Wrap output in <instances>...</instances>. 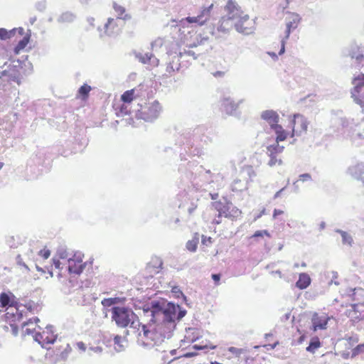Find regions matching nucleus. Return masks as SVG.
Listing matches in <instances>:
<instances>
[{
  "label": "nucleus",
  "mask_w": 364,
  "mask_h": 364,
  "mask_svg": "<svg viewBox=\"0 0 364 364\" xmlns=\"http://www.w3.org/2000/svg\"><path fill=\"white\" fill-rule=\"evenodd\" d=\"M144 314L151 316L149 325L152 323L155 326L149 329L146 325L142 326L144 336L151 342L141 341V345L145 348H152L157 345L156 338L159 336L161 341L172 337L173 332L178 323L187 314V311L178 304L165 299L154 300L143 306Z\"/></svg>",
  "instance_id": "nucleus-1"
},
{
  "label": "nucleus",
  "mask_w": 364,
  "mask_h": 364,
  "mask_svg": "<svg viewBox=\"0 0 364 364\" xmlns=\"http://www.w3.org/2000/svg\"><path fill=\"white\" fill-rule=\"evenodd\" d=\"M205 130V127L204 126H198L193 130H186L178 137L176 144L180 146H186L184 148L186 152H188L186 150V148H188L190 154L195 155L196 154L195 151L197 149L196 148L193 151L191 149L193 148L196 142L202 141V136L204 135Z\"/></svg>",
  "instance_id": "nucleus-2"
},
{
  "label": "nucleus",
  "mask_w": 364,
  "mask_h": 364,
  "mask_svg": "<svg viewBox=\"0 0 364 364\" xmlns=\"http://www.w3.org/2000/svg\"><path fill=\"white\" fill-rule=\"evenodd\" d=\"M17 33L18 36H23V38L14 48V53L16 55L19 54L21 50H23L28 44L31 37V31L28 29L25 33L24 29L22 27L14 28L11 30L0 28V39L2 41L14 38Z\"/></svg>",
  "instance_id": "nucleus-3"
},
{
  "label": "nucleus",
  "mask_w": 364,
  "mask_h": 364,
  "mask_svg": "<svg viewBox=\"0 0 364 364\" xmlns=\"http://www.w3.org/2000/svg\"><path fill=\"white\" fill-rule=\"evenodd\" d=\"M138 106L140 107V109L136 111V117L150 122L156 120L159 117L162 109L160 103L157 100L151 103H146L145 105L138 104Z\"/></svg>",
  "instance_id": "nucleus-4"
},
{
  "label": "nucleus",
  "mask_w": 364,
  "mask_h": 364,
  "mask_svg": "<svg viewBox=\"0 0 364 364\" xmlns=\"http://www.w3.org/2000/svg\"><path fill=\"white\" fill-rule=\"evenodd\" d=\"M112 321L119 328H126L131 323V317L135 316L132 309L127 306H113L110 309Z\"/></svg>",
  "instance_id": "nucleus-5"
},
{
  "label": "nucleus",
  "mask_w": 364,
  "mask_h": 364,
  "mask_svg": "<svg viewBox=\"0 0 364 364\" xmlns=\"http://www.w3.org/2000/svg\"><path fill=\"white\" fill-rule=\"evenodd\" d=\"M242 102L243 100H240L235 102L230 97L223 96L220 100V110L222 113L240 119L242 112L239 109V106Z\"/></svg>",
  "instance_id": "nucleus-6"
},
{
  "label": "nucleus",
  "mask_w": 364,
  "mask_h": 364,
  "mask_svg": "<svg viewBox=\"0 0 364 364\" xmlns=\"http://www.w3.org/2000/svg\"><path fill=\"white\" fill-rule=\"evenodd\" d=\"M9 60L12 63L7 65V62H6L4 63L3 66H1V68L6 66V68L5 69V70L8 72L6 75V81L9 82H16L19 85L21 83V78L20 73L21 61L19 59L15 60L10 58Z\"/></svg>",
  "instance_id": "nucleus-7"
},
{
  "label": "nucleus",
  "mask_w": 364,
  "mask_h": 364,
  "mask_svg": "<svg viewBox=\"0 0 364 364\" xmlns=\"http://www.w3.org/2000/svg\"><path fill=\"white\" fill-rule=\"evenodd\" d=\"M292 125V132L291 137L294 136H301L307 131L309 122L306 118L299 114H294L293 119L290 122Z\"/></svg>",
  "instance_id": "nucleus-8"
},
{
  "label": "nucleus",
  "mask_w": 364,
  "mask_h": 364,
  "mask_svg": "<svg viewBox=\"0 0 364 364\" xmlns=\"http://www.w3.org/2000/svg\"><path fill=\"white\" fill-rule=\"evenodd\" d=\"M166 53L168 56V62L167 63L166 72L169 74L171 73L179 70L181 63V59L183 58L182 56L181 51L178 48H176L175 50H168Z\"/></svg>",
  "instance_id": "nucleus-9"
},
{
  "label": "nucleus",
  "mask_w": 364,
  "mask_h": 364,
  "mask_svg": "<svg viewBox=\"0 0 364 364\" xmlns=\"http://www.w3.org/2000/svg\"><path fill=\"white\" fill-rule=\"evenodd\" d=\"M346 56L355 60V63L363 65L364 63V47L358 46L357 43H352L345 53Z\"/></svg>",
  "instance_id": "nucleus-10"
},
{
  "label": "nucleus",
  "mask_w": 364,
  "mask_h": 364,
  "mask_svg": "<svg viewBox=\"0 0 364 364\" xmlns=\"http://www.w3.org/2000/svg\"><path fill=\"white\" fill-rule=\"evenodd\" d=\"M230 201L228 200L227 197H223L222 200L211 203L212 208L218 212L217 218H221L225 217L227 218L229 213Z\"/></svg>",
  "instance_id": "nucleus-11"
},
{
  "label": "nucleus",
  "mask_w": 364,
  "mask_h": 364,
  "mask_svg": "<svg viewBox=\"0 0 364 364\" xmlns=\"http://www.w3.org/2000/svg\"><path fill=\"white\" fill-rule=\"evenodd\" d=\"M331 124L336 130L340 128H344L348 125V122L346 117L343 116V111L341 109L331 110Z\"/></svg>",
  "instance_id": "nucleus-12"
},
{
  "label": "nucleus",
  "mask_w": 364,
  "mask_h": 364,
  "mask_svg": "<svg viewBox=\"0 0 364 364\" xmlns=\"http://www.w3.org/2000/svg\"><path fill=\"white\" fill-rule=\"evenodd\" d=\"M301 20V16L296 13H289V16L286 17V31L284 36L286 39H289L291 31L297 28Z\"/></svg>",
  "instance_id": "nucleus-13"
},
{
  "label": "nucleus",
  "mask_w": 364,
  "mask_h": 364,
  "mask_svg": "<svg viewBox=\"0 0 364 364\" xmlns=\"http://www.w3.org/2000/svg\"><path fill=\"white\" fill-rule=\"evenodd\" d=\"M329 319V317L326 314L319 316L318 314L314 313L311 318L312 326L311 329L314 332L318 329H326L327 328Z\"/></svg>",
  "instance_id": "nucleus-14"
},
{
  "label": "nucleus",
  "mask_w": 364,
  "mask_h": 364,
  "mask_svg": "<svg viewBox=\"0 0 364 364\" xmlns=\"http://www.w3.org/2000/svg\"><path fill=\"white\" fill-rule=\"evenodd\" d=\"M261 119L268 123L271 129L279 125V116L278 113L273 109H267L261 113Z\"/></svg>",
  "instance_id": "nucleus-15"
},
{
  "label": "nucleus",
  "mask_w": 364,
  "mask_h": 364,
  "mask_svg": "<svg viewBox=\"0 0 364 364\" xmlns=\"http://www.w3.org/2000/svg\"><path fill=\"white\" fill-rule=\"evenodd\" d=\"M21 304L16 301V296L11 293L1 292L0 294V306L4 308L6 306L15 307L17 311Z\"/></svg>",
  "instance_id": "nucleus-16"
},
{
  "label": "nucleus",
  "mask_w": 364,
  "mask_h": 364,
  "mask_svg": "<svg viewBox=\"0 0 364 364\" xmlns=\"http://www.w3.org/2000/svg\"><path fill=\"white\" fill-rule=\"evenodd\" d=\"M235 20L233 16L225 15L222 16L219 21V25L217 28L218 32L228 33L233 26L235 27Z\"/></svg>",
  "instance_id": "nucleus-17"
},
{
  "label": "nucleus",
  "mask_w": 364,
  "mask_h": 364,
  "mask_svg": "<svg viewBox=\"0 0 364 364\" xmlns=\"http://www.w3.org/2000/svg\"><path fill=\"white\" fill-rule=\"evenodd\" d=\"M135 58L143 64H149L152 66H157L159 63V60L156 58L152 53H149L143 54L141 53L135 52Z\"/></svg>",
  "instance_id": "nucleus-18"
},
{
  "label": "nucleus",
  "mask_w": 364,
  "mask_h": 364,
  "mask_svg": "<svg viewBox=\"0 0 364 364\" xmlns=\"http://www.w3.org/2000/svg\"><path fill=\"white\" fill-rule=\"evenodd\" d=\"M224 10L227 12V16H233L235 19H237V16L242 13L241 7L235 0H228Z\"/></svg>",
  "instance_id": "nucleus-19"
},
{
  "label": "nucleus",
  "mask_w": 364,
  "mask_h": 364,
  "mask_svg": "<svg viewBox=\"0 0 364 364\" xmlns=\"http://www.w3.org/2000/svg\"><path fill=\"white\" fill-rule=\"evenodd\" d=\"M241 14H240L237 16V21L235 23V28L239 33L249 34L252 32L250 28L244 26V23L249 20V16L247 14L241 16Z\"/></svg>",
  "instance_id": "nucleus-20"
},
{
  "label": "nucleus",
  "mask_w": 364,
  "mask_h": 364,
  "mask_svg": "<svg viewBox=\"0 0 364 364\" xmlns=\"http://www.w3.org/2000/svg\"><path fill=\"white\" fill-rule=\"evenodd\" d=\"M347 172L355 179L360 180L362 174L364 173V163H358L354 166L348 167Z\"/></svg>",
  "instance_id": "nucleus-21"
},
{
  "label": "nucleus",
  "mask_w": 364,
  "mask_h": 364,
  "mask_svg": "<svg viewBox=\"0 0 364 364\" xmlns=\"http://www.w3.org/2000/svg\"><path fill=\"white\" fill-rule=\"evenodd\" d=\"M77 18V15L70 11H66L63 12L57 18V22L58 23H72Z\"/></svg>",
  "instance_id": "nucleus-22"
},
{
  "label": "nucleus",
  "mask_w": 364,
  "mask_h": 364,
  "mask_svg": "<svg viewBox=\"0 0 364 364\" xmlns=\"http://www.w3.org/2000/svg\"><path fill=\"white\" fill-rule=\"evenodd\" d=\"M352 83L354 87L350 90V94L360 92L364 87V74L360 73L358 76L353 77Z\"/></svg>",
  "instance_id": "nucleus-23"
},
{
  "label": "nucleus",
  "mask_w": 364,
  "mask_h": 364,
  "mask_svg": "<svg viewBox=\"0 0 364 364\" xmlns=\"http://www.w3.org/2000/svg\"><path fill=\"white\" fill-rule=\"evenodd\" d=\"M272 130L274 131L276 135L274 142L279 143L284 141L287 139L289 136L288 132L286 131L281 124L276 126V127Z\"/></svg>",
  "instance_id": "nucleus-24"
},
{
  "label": "nucleus",
  "mask_w": 364,
  "mask_h": 364,
  "mask_svg": "<svg viewBox=\"0 0 364 364\" xmlns=\"http://www.w3.org/2000/svg\"><path fill=\"white\" fill-rule=\"evenodd\" d=\"M311 278L306 273H300L296 282V287L299 289H305L311 284Z\"/></svg>",
  "instance_id": "nucleus-25"
},
{
  "label": "nucleus",
  "mask_w": 364,
  "mask_h": 364,
  "mask_svg": "<svg viewBox=\"0 0 364 364\" xmlns=\"http://www.w3.org/2000/svg\"><path fill=\"white\" fill-rule=\"evenodd\" d=\"M200 234L198 232H195L192 239L189 240L186 244V249L191 252H195L197 250L198 245L199 243L200 240Z\"/></svg>",
  "instance_id": "nucleus-26"
},
{
  "label": "nucleus",
  "mask_w": 364,
  "mask_h": 364,
  "mask_svg": "<svg viewBox=\"0 0 364 364\" xmlns=\"http://www.w3.org/2000/svg\"><path fill=\"white\" fill-rule=\"evenodd\" d=\"M284 146L279 143L274 142L267 146V155H279L284 151Z\"/></svg>",
  "instance_id": "nucleus-27"
},
{
  "label": "nucleus",
  "mask_w": 364,
  "mask_h": 364,
  "mask_svg": "<svg viewBox=\"0 0 364 364\" xmlns=\"http://www.w3.org/2000/svg\"><path fill=\"white\" fill-rule=\"evenodd\" d=\"M321 346V342L318 336L312 337L310 341L309 346L306 348L307 352L314 353L316 350Z\"/></svg>",
  "instance_id": "nucleus-28"
},
{
  "label": "nucleus",
  "mask_w": 364,
  "mask_h": 364,
  "mask_svg": "<svg viewBox=\"0 0 364 364\" xmlns=\"http://www.w3.org/2000/svg\"><path fill=\"white\" fill-rule=\"evenodd\" d=\"M213 4H211L210 5L208 6L202 7L198 15L201 18V19H203V22L205 23L210 18L211 11L213 9Z\"/></svg>",
  "instance_id": "nucleus-29"
},
{
  "label": "nucleus",
  "mask_w": 364,
  "mask_h": 364,
  "mask_svg": "<svg viewBox=\"0 0 364 364\" xmlns=\"http://www.w3.org/2000/svg\"><path fill=\"white\" fill-rule=\"evenodd\" d=\"M85 264H78L74 262V264H70L68 267V270L70 274H74L77 275H80L84 270L85 267Z\"/></svg>",
  "instance_id": "nucleus-30"
},
{
  "label": "nucleus",
  "mask_w": 364,
  "mask_h": 364,
  "mask_svg": "<svg viewBox=\"0 0 364 364\" xmlns=\"http://www.w3.org/2000/svg\"><path fill=\"white\" fill-rule=\"evenodd\" d=\"M91 90V86L88 85L87 84H84L78 89L77 95L81 100H86L88 98L90 92Z\"/></svg>",
  "instance_id": "nucleus-31"
},
{
  "label": "nucleus",
  "mask_w": 364,
  "mask_h": 364,
  "mask_svg": "<svg viewBox=\"0 0 364 364\" xmlns=\"http://www.w3.org/2000/svg\"><path fill=\"white\" fill-rule=\"evenodd\" d=\"M335 232L337 233H339L341 235V236L342 237V243L343 245L347 244L350 247L353 245V239L350 234H348L347 232L340 230V229L335 230Z\"/></svg>",
  "instance_id": "nucleus-32"
},
{
  "label": "nucleus",
  "mask_w": 364,
  "mask_h": 364,
  "mask_svg": "<svg viewBox=\"0 0 364 364\" xmlns=\"http://www.w3.org/2000/svg\"><path fill=\"white\" fill-rule=\"evenodd\" d=\"M242 211L235 206L232 203H230V207L229 213L228 214L227 218L230 220H236L241 216Z\"/></svg>",
  "instance_id": "nucleus-33"
},
{
  "label": "nucleus",
  "mask_w": 364,
  "mask_h": 364,
  "mask_svg": "<svg viewBox=\"0 0 364 364\" xmlns=\"http://www.w3.org/2000/svg\"><path fill=\"white\" fill-rule=\"evenodd\" d=\"M134 92L135 90L132 89L125 91L122 95H121V100L124 104H129L131 103L133 100L134 99Z\"/></svg>",
  "instance_id": "nucleus-34"
},
{
  "label": "nucleus",
  "mask_w": 364,
  "mask_h": 364,
  "mask_svg": "<svg viewBox=\"0 0 364 364\" xmlns=\"http://www.w3.org/2000/svg\"><path fill=\"white\" fill-rule=\"evenodd\" d=\"M350 95H351V97L353 100V102L355 104L360 105V107L363 109L362 111L363 112L364 111V92H363L361 91L360 92L352 93Z\"/></svg>",
  "instance_id": "nucleus-35"
},
{
  "label": "nucleus",
  "mask_w": 364,
  "mask_h": 364,
  "mask_svg": "<svg viewBox=\"0 0 364 364\" xmlns=\"http://www.w3.org/2000/svg\"><path fill=\"white\" fill-rule=\"evenodd\" d=\"M113 9L118 14V18L124 20H128L131 18V16L129 14H125L124 16L122 15L125 12V8L118 5L116 2L113 3Z\"/></svg>",
  "instance_id": "nucleus-36"
},
{
  "label": "nucleus",
  "mask_w": 364,
  "mask_h": 364,
  "mask_svg": "<svg viewBox=\"0 0 364 364\" xmlns=\"http://www.w3.org/2000/svg\"><path fill=\"white\" fill-rule=\"evenodd\" d=\"M182 22L185 23V22L188 23H196L200 26H203L205 23L203 22V19L198 14L196 16H188L183 19H182Z\"/></svg>",
  "instance_id": "nucleus-37"
},
{
  "label": "nucleus",
  "mask_w": 364,
  "mask_h": 364,
  "mask_svg": "<svg viewBox=\"0 0 364 364\" xmlns=\"http://www.w3.org/2000/svg\"><path fill=\"white\" fill-rule=\"evenodd\" d=\"M208 38L207 36H202V35L198 34L196 37V41H194L193 43H191L188 45L189 48H195L197 47L198 45L203 44L205 41H207Z\"/></svg>",
  "instance_id": "nucleus-38"
},
{
  "label": "nucleus",
  "mask_w": 364,
  "mask_h": 364,
  "mask_svg": "<svg viewBox=\"0 0 364 364\" xmlns=\"http://www.w3.org/2000/svg\"><path fill=\"white\" fill-rule=\"evenodd\" d=\"M116 114L118 117L130 114V110L128 109L126 104L121 105L118 109H116Z\"/></svg>",
  "instance_id": "nucleus-39"
},
{
  "label": "nucleus",
  "mask_w": 364,
  "mask_h": 364,
  "mask_svg": "<svg viewBox=\"0 0 364 364\" xmlns=\"http://www.w3.org/2000/svg\"><path fill=\"white\" fill-rule=\"evenodd\" d=\"M364 353V343L358 344L353 350L350 355V358H354L360 353Z\"/></svg>",
  "instance_id": "nucleus-40"
},
{
  "label": "nucleus",
  "mask_w": 364,
  "mask_h": 364,
  "mask_svg": "<svg viewBox=\"0 0 364 364\" xmlns=\"http://www.w3.org/2000/svg\"><path fill=\"white\" fill-rule=\"evenodd\" d=\"M269 157V161H268V165L271 167L278 164L279 166L283 164V161L281 159L277 158V155H268Z\"/></svg>",
  "instance_id": "nucleus-41"
},
{
  "label": "nucleus",
  "mask_w": 364,
  "mask_h": 364,
  "mask_svg": "<svg viewBox=\"0 0 364 364\" xmlns=\"http://www.w3.org/2000/svg\"><path fill=\"white\" fill-rule=\"evenodd\" d=\"M28 311L32 312L34 310H36V311H38V309L39 304L38 303H35L32 300H29L26 304L23 305Z\"/></svg>",
  "instance_id": "nucleus-42"
},
{
  "label": "nucleus",
  "mask_w": 364,
  "mask_h": 364,
  "mask_svg": "<svg viewBox=\"0 0 364 364\" xmlns=\"http://www.w3.org/2000/svg\"><path fill=\"white\" fill-rule=\"evenodd\" d=\"M228 350L235 355V357H239L242 353L247 352V349L245 348H237L235 347H229Z\"/></svg>",
  "instance_id": "nucleus-43"
},
{
  "label": "nucleus",
  "mask_w": 364,
  "mask_h": 364,
  "mask_svg": "<svg viewBox=\"0 0 364 364\" xmlns=\"http://www.w3.org/2000/svg\"><path fill=\"white\" fill-rule=\"evenodd\" d=\"M264 235L268 237H271V235L267 230H261L255 231V233L252 235V238L262 237Z\"/></svg>",
  "instance_id": "nucleus-44"
},
{
  "label": "nucleus",
  "mask_w": 364,
  "mask_h": 364,
  "mask_svg": "<svg viewBox=\"0 0 364 364\" xmlns=\"http://www.w3.org/2000/svg\"><path fill=\"white\" fill-rule=\"evenodd\" d=\"M171 293L173 294V297L176 299H181V296H183V291L178 286L172 287Z\"/></svg>",
  "instance_id": "nucleus-45"
},
{
  "label": "nucleus",
  "mask_w": 364,
  "mask_h": 364,
  "mask_svg": "<svg viewBox=\"0 0 364 364\" xmlns=\"http://www.w3.org/2000/svg\"><path fill=\"white\" fill-rule=\"evenodd\" d=\"M35 7L38 11L43 12L46 9L47 2L46 0L38 1L36 4Z\"/></svg>",
  "instance_id": "nucleus-46"
},
{
  "label": "nucleus",
  "mask_w": 364,
  "mask_h": 364,
  "mask_svg": "<svg viewBox=\"0 0 364 364\" xmlns=\"http://www.w3.org/2000/svg\"><path fill=\"white\" fill-rule=\"evenodd\" d=\"M101 304L102 305L104 309L106 311L108 310L109 307H113L115 306L114 304H112V300L110 298H105L101 301Z\"/></svg>",
  "instance_id": "nucleus-47"
},
{
  "label": "nucleus",
  "mask_w": 364,
  "mask_h": 364,
  "mask_svg": "<svg viewBox=\"0 0 364 364\" xmlns=\"http://www.w3.org/2000/svg\"><path fill=\"white\" fill-rule=\"evenodd\" d=\"M163 46V40L161 38H158L154 41L151 42V49L154 51L157 50V48H161Z\"/></svg>",
  "instance_id": "nucleus-48"
},
{
  "label": "nucleus",
  "mask_w": 364,
  "mask_h": 364,
  "mask_svg": "<svg viewBox=\"0 0 364 364\" xmlns=\"http://www.w3.org/2000/svg\"><path fill=\"white\" fill-rule=\"evenodd\" d=\"M72 348L69 344H67L65 348L60 354V358L64 360H66Z\"/></svg>",
  "instance_id": "nucleus-49"
},
{
  "label": "nucleus",
  "mask_w": 364,
  "mask_h": 364,
  "mask_svg": "<svg viewBox=\"0 0 364 364\" xmlns=\"http://www.w3.org/2000/svg\"><path fill=\"white\" fill-rule=\"evenodd\" d=\"M312 180L311 175L309 173H301L299 176L298 181L306 182Z\"/></svg>",
  "instance_id": "nucleus-50"
},
{
  "label": "nucleus",
  "mask_w": 364,
  "mask_h": 364,
  "mask_svg": "<svg viewBox=\"0 0 364 364\" xmlns=\"http://www.w3.org/2000/svg\"><path fill=\"white\" fill-rule=\"evenodd\" d=\"M181 53H182V56H183V58L191 56V57H193V58L194 60H196L199 55L192 50H184V51H183V52L181 51Z\"/></svg>",
  "instance_id": "nucleus-51"
},
{
  "label": "nucleus",
  "mask_w": 364,
  "mask_h": 364,
  "mask_svg": "<svg viewBox=\"0 0 364 364\" xmlns=\"http://www.w3.org/2000/svg\"><path fill=\"white\" fill-rule=\"evenodd\" d=\"M213 240L211 237H207L204 235H201V243L203 245L209 246L211 245Z\"/></svg>",
  "instance_id": "nucleus-52"
},
{
  "label": "nucleus",
  "mask_w": 364,
  "mask_h": 364,
  "mask_svg": "<svg viewBox=\"0 0 364 364\" xmlns=\"http://www.w3.org/2000/svg\"><path fill=\"white\" fill-rule=\"evenodd\" d=\"M57 338V336H53V338H50L48 336H47L43 341L45 342V343H42L41 346L43 348H46L45 346V344H53L54 343V342L55 341Z\"/></svg>",
  "instance_id": "nucleus-53"
},
{
  "label": "nucleus",
  "mask_w": 364,
  "mask_h": 364,
  "mask_svg": "<svg viewBox=\"0 0 364 364\" xmlns=\"http://www.w3.org/2000/svg\"><path fill=\"white\" fill-rule=\"evenodd\" d=\"M38 255L43 259H48L50 255V251L48 249H43L39 251Z\"/></svg>",
  "instance_id": "nucleus-54"
},
{
  "label": "nucleus",
  "mask_w": 364,
  "mask_h": 364,
  "mask_svg": "<svg viewBox=\"0 0 364 364\" xmlns=\"http://www.w3.org/2000/svg\"><path fill=\"white\" fill-rule=\"evenodd\" d=\"M6 244L11 247V248H16L17 246L15 243V240L13 236H10L6 239Z\"/></svg>",
  "instance_id": "nucleus-55"
},
{
  "label": "nucleus",
  "mask_w": 364,
  "mask_h": 364,
  "mask_svg": "<svg viewBox=\"0 0 364 364\" xmlns=\"http://www.w3.org/2000/svg\"><path fill=\"white\" fill-rule=\"evenodd\" d=\"M110 299L112 300V304H114V306H117L119 304H123L125 301L124 298L121 297H110Z\"/></svg>",
  "instance_id": "nucleus-56"
},
{
  "label": "nucleus",
  "mask_w": 364,
  "mask_h": 364,
  "mask_svg": "<svg viewBox=\"0 0 364 364\" xmlns=\"http://www.w3.org/2000/svg\"><path fill=\"white\" fill-rule=\"evenodd\" d=\"M332 274V279L328 282V284H334L336 285H339V282L338 281H335L334 279H337L338 277V272L335 271H332L331 272Z\"/></svg>",
  "instance_id": "nucleus-57"
},
{
  "label": "nucleus",
  "mask_w": 364,
  "mask_h": 364,
  "mask_svg": "<svg viewBox=\"0 0 364 364\" xmlns=\"http://www.w3.org/2000/svg\"><path fill=\"white\" fill-rule=\"evenodd\" d=\"M39 321H40V319L38 317H33L32 318L28 319L27 321L23 322L22 324V328H24L25 326H26L31 323H33V322L38 323Z\"/></svg>",
  "instance_id": "nucleus-58"
},
{
  "label": "nucleus",
  "mask_w": 364,
  "mask_h": 364,
  "mask_svg": "<svg viewBox=\"0 0 364 364\" xmlns=\"http://www.w3.org/2000/svg\"><path fill=\"white\" fill-rule=\"evenodd\" d=\"M287 39L285 38V36L281 41V48L279 51V55H281L285 52V44Z\"/></svg>",
  "instance_id": "nucleus-59"
},
{
  "label": "nucleus",
  "mask_w": 364,
  "mask_h": 364,
  "mask_svg": "<svg viewBox=\"0 0 364 364\" xmlns=\"http://www.w3.org/2000/svg\"><path fill=\"white\" fill-rule=\"evenodd\" d=\"M17 316L14 314H11V316L14 317V321H20L23 318V314L21 311H19V310H16Z\"/></svg>",
  "instance_id": "nucleus-60"
},
{
  "label": "nucleus",
  "mask_w": 364,
  "mask_h": 364,
  "mask_svg": "<svg viewBox=\"0 0 364 364\" xmlns=\"http://www.w3.org/2000/svg\"><path fill=\"white\" fill-rule=\"evenodd\" d=\"M211 278L214 281L215 284L218 285L220 283L221 275L220 274H212Z\"/></svg>",
  "instance_id": "nucleus-61"
},
{
  "label": "nucleus",
  "mask_w": 364,
  "mask_h": 364,
  "mask_svg": "<svg viewBox=\"0 0 364 364\" xmlns=\"http://www.w3.org/2000/svg\"><path fill=\"white\" fill-rule=\"evenodd\" d=\"M58 255L60 259H65L68 257L67 251L64 249H59L58 250Z\"/></svg>",
  "instance_id": "nucleus-62"
},
{
  "label": "nucleus",
  "mask_w": 364,
  "mask_h": 364,
  "mask_svg": "<svg viewBox=\"0 0 364 364\" xmlns=\"http://www.w3.org/2000/svg\"><path fill=\"white\" fill-rule=\"evenodd\" d=\"M10 326L11 328L12 334L14 336H17L18 334V326L15 323H11Z\"/></svg>",
  "instance_id": "nucleus-63"
},
{
  "label": "nucleus",
  "mask_w": 364,
  "mask_h": 364,
  "mask_svg": "<svg viewBox=\"0 0 364 364\" xmlns=\"http://www.w3.org/2000/svg\"><path fill=\"white\" fill-rule=\"evenodd\" d=\"M43 338V335L41 333H36L35 335L33 336L34 341L38 342L39 344H42L41 341Z\"/></svg>",
  "instance_id": "nucleus-64"
}]
</instances>
